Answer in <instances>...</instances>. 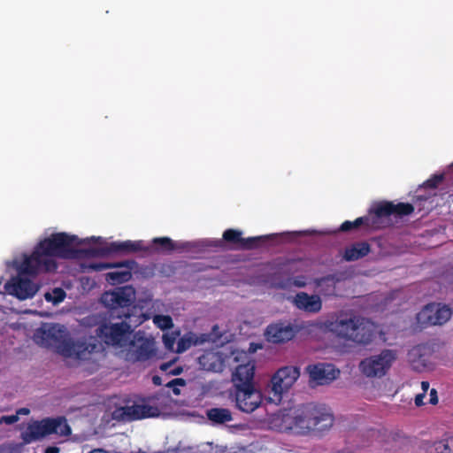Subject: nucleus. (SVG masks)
Listing matches in <instances>:
<instances>
[{"label":"nucleus","mask_w":453,"mask_h":453,"mask_svg":"<svg viewBox=\"0 0 453 453\" xmlns=\"http://www.w3.org/2000/svg\"><path fill=\"white\" fill-rule=\"evenodd\" d=\"M413 211L414 206L411 203H394L393 202L389 201L380 202L370 209V213L374 214L378 220L391 215H395L398 217L408 216L411 215Z\"/></svg>","instance_id":"nucleus-15"},{"label":"nucleus","mask_w":453,"mask_h":453,"mask_svg":"<svg viewBox=\"0 0 453 453\" xmlns=\"http://www.w3.org/2000/svg\"><path fill=\"white\" fill-rule=\"evenodd\" d=\"M173 365V361L163 363L160 365L159 368L162 372H164L169 375V372L171 371Z\"/></svg>","instance_id":"nucleus-41"},{"label":"nucleus","mask_w":453,"mask_h":453,"mask_svg":"<svg viewBox=\"0 0 453 453\" xmlns=\"http://www.w3.org/2000/svg\"><path fill=\"white\" fill-rule=\"evenodd\" d=\"M1 420H2V423H5L7 425H12L19 420V417L17 415L2 416Z\"/></svg>","instance_id":"nucleus-39"},{"label":"nucleus","mask_w":453,"mask_h":453,"mask_svg":"<svg viewBox=\"0 0 453 453\" xmlns=\"http://www.w3.org/2000/svg\"><path fill=\"white\" fill-rule=\"evenodd\" d=\"M77 241L76 235H70L64 232L52 234L41 241L32 254L25 257L21 264V273L38 274L55 272L58 269V264L54 257H73L75 253L73 247Z\"/></svg>","instance_id":"nucleus-2"},{"label":"nucleus","mask_w":453,"mask_h":453,"mask_svg":"<svg viewBox=\"0 0 453 453\" xmlns=\"http://www.w3.org/2000/svg\"><path fill=\"white\" fill-rule=\"evenodd\" d=\"M134 264V261H129V260L118 262V263L98 262V263H91L88 265V267L96 272H101V271H104V270H106L109 268H118V267H126V268L132 269Z\"/></svg>","instance_id":"nucleus-30"},{"label":"nucleus","mask_w":453,"mask_h":453,"mask_svg":"<svg viewBox=\"0 0 453 453\" xmlns=\"http://www.w3.org/2000/svg\"><path fill=\"white\" fill-rule=\"evenodd\" d=\"M152 382L155 386H161L162 385V379L158 375H154L152 377Z\"/></svg>","instance_id":"nucleus-45"},{"label":"nucleus","mask_w":453,"mask_h":453,"mask_svg":"<svg viewBox=\"0 0 453 453\" xmlns=\"http://www.w3.org/2000/svg\"><path fill=\"white\" fill-rule=\"evenodd\" d=\"M66 294L65 290L61 288H55L52 292H47L44 295V298L48 302H51L54 304H58L64 301L65 298Z\"/></svg>","instance_id":"nucleus-32"},{"label":"nucleus","mask_w":453,"mask_h":453,"mask_svg":"<svg viewBox=\"0 0 453 453\" xmlns=\"http://www.w3.org/2000/svg\"><path fill=\"white\" fill-rule=\"evenodd\" d=\"M443 176L442 175H434L432 178L428 179L425 185L431 188H435L442 181Z\"/></svg>","instance_id":"nucleus-38"},{"label":"nucleus","mask_w":453,"mask_h":453,"mask_svg":"<svg viewBox=\"0 0 453 453\" xmlns=\"http://www.w3.org/2000/svg\"><path fill=\"white\" fill-rule=\"evenodd\" d=\"M150 247L144 244L142 240L131 241L127 240L123 242H111L105 246L93 250L92 253L98 256H109L111 254H123L127 255L138 251H149Z\"/></svg>","instance_id":"nucleus-13"},{"label":"nucleus","mask_w":453,"mask_h":453,"mask_svg":"<svg viewBox=\"0 0 453 453\" xmlns=\"http://www.w3.org/2000/svg\"><path fill=\"white\" fill-rule=\"evenodd\" d=\"M334 415L325 405L309 403L273 415L271 426L279 432L295 430L307 434L311 431L324 432L332 427Z\"/></svg>","instance_id":"nucleus-1"},{"label":"nucleus","mask_w":453,"mask_h":453,"mask_svg":"<svg viewBox=\"0 0 453 453\" xmlns=\"http://www.w3.org/2000/svg\"><path fill=\"white\" fill-rule=\"evenodd\" d=\"M338 279L334 275H326L315 280V285L319 288V292L324 296H336V283Z\"/></svg>","instance_id":"nucleus-24"},{"label":"nucleus","mask_w":453,"mask_h":453,"mask_svg":"<svg viewBox=\"0 0 453 453\" xmlns=\"http://www.w3.org/2000/svg\"><path fill=\"white\" fill-rule=\"evenodd\" d=\"M424 397H425V393L418 394L415 396V404L417 406H422L424 404V402H423Z\"/></svg>","instance_id":"nucleus-43"},{"label":"nucleus","mask_w":453,"mask_h":453,"mask_svg":"<svg viewBox=\"0 0 453 453\" xmlns=\"http://www.w3.org/2000/svg\"><path fill=\"white\" fill-rule=\"evenodd\" d=\"M395 358V357L392 350L384 349L379 355L362 360L359 368L366 377H382L390 368Z\"/></svg>","instance_id":"nucleus-7"},{"label":"nucleus","mask_w":453,"mask_h":453,"mask_svg":"<svg viewBox=\"0 0 453 453\" xmlns=\"http://www.w3.org/2000/svg\"><path fill=\"white\" fill-rule=\"evenodd\" d=\"M183 369L180 366L172 368L169 372V375H179L182 372Z\"/></svg>","instance_id":"nucleus-44"},{"label":"nucleus","mask_w":453,"mask_h":453,"mask_svg":"<svg viewBox=\"0 0 453 453\" xmlns=\"http://www.w3.org/2000/svg\"><path fill=\"white\" fill-rule=\"evenodd\" d=\"M30 411L27 408H20L17 411L16 414L18 417L19 415H27L29 414Z\"/></svg>","instance_id":"nucleus-46"},{"label":"nucleus","mask_w":453,"mask_h":453,"mask_svg":"<svg viewBox=\"0 0 453 453\" xmlns=\"http://www.w3.org/2000/svg\"><path fill=\"white\" fill-rule=\"evenodd\" d=\"M207 369H208V370H214V366L210 365V366H208V367H207Z\"/></svg>","instance_id":"nucleus-49"},{"label":"nucleus","mask_w":453,"mask_h":453,"mask_svg":"<svg viewBox=\"0 0 453 453\" xmlns=\"http://www.w3.org/2000/svg\"><path fill=\"white\" fill-rule=\"evenodd\" d=\"M430 403L434 405L438 403V396H437V392L434 388L431 389L430 391V400H429Z\"/></svg>","instance_id":"nucleus-42"},{"label":"nucleus","mask_w":453,"mask_h":453,"mask_svg":"<svg viewBox=\"0 0 453 453\" xmlns=\"http://www.w3.org/2000/svg\"><path fill=\"white\" fill-rule=\"evenodd\" d=\"M45 453H59V449L55 446H50L46 448Z\"/></svg>","instance_id":"nucleus-47"},{"label":"nucleus","mask_w":453,"mask_h":453,"mask_svg":"<svg viewBox=\"0 0 453 453\" xmlns=\"http://www.w3.org/2000/svg\"><path fill=\"white\" fill-rule=\"evenodd\" d=\"M435 450L437 453H453V438L437 442Z\"/></svg>","instance_id":"nucleus-34"},{"label":"nucleus","mask_w":453,"mask_h":453,"mask_svg":"<svg viewBox=\"0 0 453 453\" xmlns=\"http://www.w3.org/2000/svg\"><path fill=\"white\" fill-rule=\"evenodd\" d=\"M216 357H217L216 354H214V353H211H211H206V354L202 355L199 357V361H200L201 365L205 366V361L212 360V359H215Z\"/></svg>","instance_id":"nucleus-40"},{"label":"nucleus","mask_w":453,"mask_h":453,"mask_svg":"<svg viewBox=\"0 0 453 453\" xmlns=\"http://www.w3.org/2000/svg\"><path fill=\"white\" fill-rule=\"evenodd\" d=\"M153 322L162 330L170 329L173 326V319L169 315H155Z\"/></svg>","instance_id":"nucleus-33"},{"label":"nucleus","mask_w":453,"mask_h":453,"mask_svg":"<svg viewBox=\"0 0 453 453\" xmlns=\"http://www.w3.org/2000/svg\"><path fill=\"white\" fill-rule=\"evenodd\" d=\"M361 226L365 228H378L380 227L379 220L374 214L369 212L367 216L359 217L354 221H344L340 226V231L349 232Z\"/></svg>","instance_id":"nucleus-21"},{"label":"nucleus","mask_w":453,"mask_h":453,"mask_svg":"<svg viewBox=\"0 0 453 453\" xmlns=\"http://www.w3.org/2000/svg\"><path fill=\"white\" fill-rule=\"evenodd\" d=\"M208 340L209 335L206 334L196 335L193 332L186 333L182 337L179 339L177 342L176 352L182 353L190 349L192 346L203 344Z\"/></svg>","instance_id":"nucleus-23"},{"label":"nucleus","mask_w":453,"mask_h":453,"mask_svg":"<svg viewBox=\"0 0 453 453\" xmlns=\"http://www.w3.org/2000/svg\"><path fill=\"white\" fill-rule=\"evenodd\" d=\"M300 328L290 322L279 321L267 326L265 336L269 342L280 344L291 341Z\"/></svg>","instance_id":"nucleus-14"},{"label":"nucleus","mask_w":453,"mask_h":453,"mask_svg":"<svg viewBox=\"0 0 453 453\" xmlns=\"http://www.w3.org/2000/svg\"><path fill=\"white\" fill-rule=\"evenodd\" d=\"M176 342V334H165L163 335V342L166 349H173Z\"/></svg>","instance_id":"nucleus-36"},{"label":"nucleus","mask_w":453,"mask_h":453,"mask_svg":"<svg viewBox=\"0 0 453 453\" xmlns=\"http://www.w3.org/2000/svg\"><path fill=\"white\" fill-rule=\"evenodd\" d=\"M371 252V245L364 242H357L345 248L342 258L347 262L357 261Z\"/></svg>","instance_id":"nucleus-22"},{"label":"nucleus","mask_w":453,"mask_h":453,"mask_svg":"<svg viewBox=\"0 0 453 453\" xmlns=\"http://www.w3.org/2000/svg\"><path fill=\"white\" fill-rule=\"evenodd\" d=\"M135 291L131 286H124L111 292H105L102 297V303L109 308L110 317L130 319L133 314L129 312L133 306Z\"/></svg>","instance_id":"nucleus-5"},{"label":"nucleus","mask_w":453,"mask_h":453,"mask_svg":"<svg viewBox=\"0 0 453 453\" xmlns=\"http://www.w3.org/2000/svg\"><path fill=\"white\" fill-rule=\"evenodd\" d=\"M232 395L236 408L245 413H252L261 405L263 401L261 392L255 386L234 389Z\"/></svg>","instance_id":"nucleus-12"},{"label":"nucleus","mask_w":453,"mask_h":453,"mask_svg":"<svg viewBox=\"0 0 453 453\" xmlns=\"http://www.w3.org/2000/svg\"><path fill=\"white\" fill-rule=\"evenodd\" d=\"M255 374V365L248 362L238 365L233 373L232 380L234 382V389L239 388H247L254 386L253 379Z\"/></svg>","instance_id":"nucleus-17"},{"label":"nucleus","mask_w":453,"mask_h":453,"mask_svg":"<svg viewBox=\"0 0 453 453\" xmlns=\"http://www.w3.org/2000/svg\"><path fill=\"white\" fill-rule=\"evenodd\" d=\"M130 270L127 268L125 271L110 272L106 274L105 279L111 285L127 282L132 278Z\"/></svg>","instance_id":"nucleus-29"},{"label":"nucleus","mask_w":453,"mask_h":453,"mask_svg":"<svg viewBox=\"0 0 453 453\" xmlns=\"http://www.w3.org/2000/svg\"><path fill=\"white\" fill-rule=\"evenodd\" d=\"M43 339L47 341L49 345L56 348L57 351L61 354V348L64 342H68L70 338L67 337L66 330L64 326L54 324L42 331Z\"/></svg>","instance_id":"nucleus-19"},{"label":"nucleus","mask_w":453,"mask_h":453,"mask_svg":"<svg viewBox=\"0 0 453 453\" xmlns=\"http://www.w3.org/2000/svg\"><path fill=\"white\" fill-rule=\"evenodd\" d=\"M452 315L451 309L446 304L428 303L418 314L417 321L421 327L445 324Z\"/></svg>","instance_id":"nucleus-9"},{"label":"nucleus","mask_w":453,"mask_h":453,"mask_svg":"<svg viewBox=\"0 0 453 453\" xmlns=\"http://www.w3.org/2000/svg\"><path fill=\"white\" fill-rule=\"evenodd\" d=\"M323 329L338 340L361 346L370 344L374 338V325L368 319L344 311L329 315Z\"/></svg>","instance_id":"nucleus-3"},{"label":"nucleus","mask_w":453,"mask_h":453,"mask_svg":"<svg viewBox=\"0 0 453 453\" xmlns=\"http://www.w3.org/2000/svg\"><path fill=\"white\" fill-rule=\"evenodd\" d=\"M186 380L182 378H176L165 384V387L172 388L173 393L175 395H179L180 394V390L178 388V386H185Z\"/></svg>","instance_id":"nucleus-35"},{"label":"nucleus","mask_w":453,"mask_h":453,"mask_svg":"<svg viewBox=\"0 0 453 453\" xmlns=\"http://www.w3.org/2000/svg\"><path fill=\"white\" fill-rule=\"evenodd\" d=\"M206 416L214 424H224L233 420L232 412L226 408H211L206 411Z\"/></svg>","instance_id":"nucleus-26"},{"label":"nucleus","mask_w":453,"mask_h":453,"mask_svg":"<svg viewBox=\"0 0 453 453\" xmlns=\"http://www.w3.org/2000/svg\"><path fill=\"white\" fill-rule=\"evenodd\" d=\"M96 342V340L92 337L77 341L70 339L68 342H64L62 345L61 355L80 360L88 359L89 356L99 349Z\"/></svg>","instance_id":"nucleus-11"},{"label":"nucleus","mask_w":453,"mask_h":453,"mask_svg":"<svg viewBox=\"0 0 453 453\" xmlns=\"http://www.w3.org/2000/svg\"><path fill=\"white\" fill-rule=\"evenodd\" d=\"M300 376V371L296 366H284L280 368L272 377L273 402H280L282 394L287 392Z\"/></svg>","instance_id":"nucleus-8"},{"label":"nucleus","mask_w":453,"mask_h":453,"mask_svg":"<svg viewBox=\"0 0 453 453\" xmlns=\"http://www.w3.org/2000/svg\"><path fill=\"white\" fill-rule=\"evenodd\" d=\"M421 388L423 390V393H426V391L429 388V382L428 381H422L421 382Z\"/></svg>","instance_id":"nucleus-48"},{"label":"nucleus","mask_w":453,"mask_h":453,"mask_svg":"<svg viewBox=\"0 0 453 453\" xmlns=\"http://www.w3.org/2000/svg\"><path fill=\"white\" fill-rule=\"evenodd\" d=\"M242 240V232L238 229L228 228L224 231L222 240L215 242V247H222L223 242L234 245V247H240Z\"/></svg>","instance_id":"nucleus-27"},{"label":"nucleus","mask_w":453,"mask_h":453,"mask_svg":"<svg viewBox=\"0 0 453 453\" xmlns=\"http://www.w3.org/2000/svg\"><path fill=\"white\" fill-rule=\"evenodd\" d=\"M126 414L131 420H137L157 417L160 414V411L157 406L135 403L127 408Z\"/></svg>","instance_id":"nucleus-20"},{"label":"nucleus","mask_w":453,"mask_h":453,"mask_svg":"<svg viewBox=\"0 0 453 453\" xmlns=\"http://www.w3.org/2000/svg\"><path fill=\"white\" fill-rule=\"evenodd\" d=\"M289 281L291 285L297 288H303L307 284L306 277L303 275L293 277L289 279Z\"/></svg>","instance_id":"nucleus-37"},{"label":"nucleus","mask_w":453,"mask_h":453,"mask_svg":"<svg viewBox=\"0 0 453 453\" xmlns=\"http://www.w3.org/2000/svg\"><path fill=\"white\" fill-rule=\"evenodd\" d=\"M71 427L65 417L45 418L29 424L27 430L22 433L25 442L40 440L46 436L56 434L58 436H68Z\"/></svg>","instance_id":"nucleus-4"},{"label":"nucleus","mask_w":453,"mask_h":453,"mask_svg":"<svg viewBox=\"0 0 453 453\" xmlns=\"http://www.w3.org/2000/svg\"><path fill=\"white\" fill-rule=\"evenodd\" d=\"M138 341L140 344L137 346L135 349L137 360L149 359L153 354V349H151L150 342L145 338H141Z\"/></svg>","instance_id":"nucleus-31"},{"label":"nucleus","mask_w":453,"mask_h":453,"mask_svg":"<svg viewBox=\"0 0 453 453\" xmlns=\"http://www.w3.org/2000/svg\"><path fill=\"white\" fill-rule=\"evenodd\" d=\"M130 319L119 323H103L96 329L97 336L107 345L124 347L133 333Z\"/></svg>","instance_id":"nucleus-6"},{"label":"nucleus","mask_w":453,"mask_h":453,"mask_svg":"<svg viewBox=\"0 0 453 453\" xmlns=\"http://www.w3.org/2000/svg\"><path fill=\"white\" fill-rule=\"evenodd\" d=\"M152 247L156 252L170 253L177 249H185L187 244L179 245L169 237H155L152 239Z\"/></svg>","instance_id":"nucleus-25"},{"label":"nucleus","mask_w":453,"mask_h":453,"mask_svg":"<svg viewBox=\"0 0 453 453\" xmlns=\"http://www.w3.org/2000/svg\"><path fill=\"white\" fill-rule=\"evenodd\" d=\"M273 237V235H261V236H254L243 238L242 240V244L240 247H234V250H251L258 248L265 241L269 240Z\"/></svg>","instance_id":"nucleus-28"},{"label":"nucleus","mask_w":453,"mask_h":453,"mask_svg":"<svg viewBox=\"0 0 453 453\" xmlns=\"http://www.w3.org/2000/svg\"><path fill=\"white\" fill-rule=\"evenodd\" d=\"M294 305L308 313H318L322 309V300L318 295H309L306 292L297 293L293 300Z\"/></svg>","instance_id":"nucleus-18"},{"label":"nucleus","mask_w":453,"mask_h":453,"mask_svg":"<svg viewBox=\"0 0 453 453\" xmlns=\"http://www.w3.org/2000/svg\"><path fill=\"white\" fill-rule=\"evenodd\" d=\"M310 379L318 385H326L335 380L340 371L332 364L310 365L306 368Z\"/></svg>","instance_id":"nucleus-16"},{"label":"nucleus","mask_w":453,"mask_h":453,"mask_svg":"<svg viewBox=\"0 0 453 453\" xmlns=\"http://www.w3.org/2000/svg\"><path fill=\"white\" fill-rule=\"evenodd\" d=\"M23 275H30L29 273H21V266L19 267V275L12 278L4 288L6 291L17 297L19 300H27L32 298L39 290V286L33 280L23 277Z\"/></svg>","instance_id":"nucleus-10"}]
</instances>
